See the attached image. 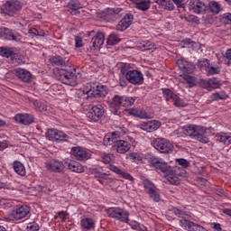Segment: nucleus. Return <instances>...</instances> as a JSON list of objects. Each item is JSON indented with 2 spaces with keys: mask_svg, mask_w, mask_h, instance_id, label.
Instances as JSON below:
<instances>
[{
  "mask_svg": "<svg viewBox=\"0 0 231 231\" xmlns=\"http://www.w3.org/2000/svg\"><path fill=\"white\" fill-rule=\"evenodd\" d=\"M206 71H207L208 75H217V74H219L220 70H219V68L208 66L206 68Z\"/></svg>",
  "mask_w": 231,
  "mask_h": 231,
  "instance_id": "nucleus-48",
  "label": "nucleus"
},
{
  "mask_svg": "<svg viewBox=\"0 0 231 231\" xmlns=\"http://www.w3.org/2000/svg\"><path fill=\"white\" fill-rule=\"evenodd\" d=\"M15 75L22 82H30L32 80V73L24 69H17Z\"/></svg>",
  "mask_w": 231,
  "mask_h": 231,
  "instance_id": "nucleus-26",
  "label": "nucleus"
},
{
  "mask_svg": "<svg viewBox=\"0 0 231 231\" xmlns=\"http://www.w3.org/2000/svg\"><path fill=\"white\" fill-rule=\"evenodd\" d=\"M0 55H2V57H6V59H11V60H14V57H15V52H14V51H11L10 49L0 48Z\"/></svg>",
  "mask_w": 231,
  "mask_h": 231,
  "instance_id": "nucleus-37",
  "label": "nucleus"
},
{
  "mask_svg": "<svg viewBox=\"0 0 231 231\" xmlns=\"http://www.w3.org/2000/svg\"><path fill=\"white\" fill-rule=\"evenodd\" d=\"M162 93L168 102L172 101L173 106H176V107H183V102L181 99H180V97H178L176 94H173L171 89H163Z\"/></svg>",
  "mask_w": 231,
  "mask_h": 231,
  "instance_id": "nucleus-16",
  "label": "nucleus"
},
{
  "mask_svg": "<svg viewBox=\"0 0 231 231\" xmlns=\"http://www.w3.org/2000/svg\"><path fill=\"white\" fill-rule=\"evenodd\" d=\"M108 93L109 89H107V87L103 85L93 87L90 83L87 84L83 90L84 95H88V97H95L96 98H104Z\"/></svg>",
  "mask_w": 231,
  "mask_h": 231,
  "instance_id": "nucleus-5",
  "label": "nucleus"
},
{
  "mask_svg": "<svg viewBox=\"0 0 231 231\" xmlns=\"http://www.w3.org/2000/svg\"><path fill=\"white\" fill-rule=\"evenodd\" d=\"M226 58L227 60H231V49H228L226 52Z\"/></svg>",
  "mask_w": 231,
  "mask_h": 231,
  "instance_id": "nucleus-58",
  "label": "nucleus"
},
{
  "mask_svg": "<svg viewBox=\"0 0 231 231\" xmlns=\"http://www.w3.org/2000/svg\"><path fill=\"white\" fill-rule=\"evenodd\" d=\"M75 68L67 67L65 69H53V75L60 80L62 84H66V86H72L75 88L79 83L77 82V74H75Z\"/></svg>",
  "mask_w": 231,
  "mask_h": 231,
  "instance_id": "nucleus-2",
  "label": "nucleus"
},
{
  "mask_svg": "<svg viewBox=\"0 0 231 231\" xmlns=\"http://www.w3.org/2000/svg\"><path fill=\"white\" fill-rule=\"evenodd\" d=\"M29 35H31L32 37H37L39 35H42V32H41L40 30L32 28L29 31Z\"/></svg>",
  "mask_w": 231,
  "mask_h": 231,
  "instance_id": "nucleus-50",
  "label": "nucleus"
},
{
  "mask_svg": "<svg viewBox=\"0 0 231 231\" xmlns=\"http://www.w3.org/2000/svg\"><path fill=\"white\" fill-rule=\"evenodd\" d=\"M213 228L217 231H221V224L213 223Z\"/></svg>",
  "mask_w": 231,
  "mask_h": 231,
  "instance_id": "nucleus-57",
  "label": "nucleus"
},
{
  "mask_svg": "<svg viewBox=\"0 0 231 231\" xmlns=\"http://www.w3.org/2000/svg\"><path fill=\"white\" fill-rule=\"evenodd\" d=\"M113 160V155L111 154H106L102 157L103 163H111V161Z\"/></svg>",
  "mask_w": 231,
  "mask_h": 231,
  "instance_id": "nucleus-51",
  "label": "nucleus"
},
{
  "mask_svg": "<svg viewBox=\"0 0 231 231\" xmlns=\"http://www.w3.org/2000/svg\"><path fill=\"white\" fill-rule=\"evenodd\" d=\"M118 68L122 73V75H127L128 71H131L129 69H131V64L129 63H119L118 64Z\"/></svg>",
  "mask_w": 231,
  "mask_h": 231,
  "instance_id": "nucleus-42",
  "label": "nucleus"
},
{
  "mask_svg": "<svg viewBox=\"0 0 231 231\" xmlns=\"http://www.w3.org/2000/svg\"><path fill=\"white\" fill-rule=\"evenodd\" d=\"M183 134L186 136H190L191 138H195L201 142V143H208V137L205 136V133H207V129L203 126L190 125L182 127Z\"/></svg>",
  "mask_w": 231,
  "mask_h": 231,
  "instance_id": "nucleus-4",
  "label": "nucleus"
},
{
  "mask_svg": "<svg viewBox=\"0 0 231 231\" xmlns=\"http://www.w3.org/2000/svg\"><path fill=\"white\" fill-rule=\"evenodd\" d=\"M33 106L36 109H39V111H47L48 110V106H46V104L42 103L39 100H34L32 101Z\"/></svg>",
  "mask_w": 231,
  "mask_h": 231,
  "instance_id": "nucleus-44",
  "label": "nucleus"
},
{
  "mask_svg": "<svg viewBox=\"0 0 231 231\" xmlns=\"http://www.w3.org/2000/svg\"><path fill=\"white\" fill-rule=\"evenodd\" d=\"M189 6L194 14H205L207 11V5L199 0H191L189 2Z\"/></svg>",
  "mask_w": 231,
  "mask_h": 231,
  "instance_id": "nucleus-22",
  "label": "nucleus"
},
{
  "mask_svg": "<svg viewBox=\"0 0 231 231\" xmlns=\"http://www.w3.org/2000/svg\"><path fill=\"white\" fill-rule=\"evenodd\" d=\"M215 140H216V142H220V143H224V145H230L231 144V134L220 132L216 134Z\"/></svg>",
  "mask_w": 231,
  "mask_h": 231,
  "instance_id": "nucleus-24",
  "label": "nucleus"
},
{
  "mask_svg": "<svg viewBox=\"0 0 231 231\" xmlns=\"http://www.w3.org/2000/svg\"><path fill=\"white\" fill-rule=\"evenodd\" d=\"M177 6H181V0H172Z\"/></svg>",
  "mask_w": 231,
  "mask_h": 231,
  "instance_id": "nucleus-64",
  "label": "nucleus"
},
{
  "mask_svg": "<svg viewBox=\"0 0 231 231\" xmlns=\"http://www.w3.org/2000/svg\"><path fill=\"white\" fill-rule=\"evenodd\" d=\"M71 154H73L76 160L82 162L84 160H88L89 157V153L86 152V150L82 149L81 147H73L71 149Z\"/></svg>",
  "mask_w": 231,
  "mask_h": 231,
  "instance_id": "nucleus-23",
  "label": "nucleus"
},
{
  "mask_svg": "<svg viewBox=\"0 0 231 231\" xmlns=\"http://www.w3.org/2000/svg\"><path fill=\"white\" fill-rule=\"evenodd\" d=\"M116 147L119 154H125V152L131 149V143H129L127 141L117 140L116 143Z\"/></svg>",
  "mask_w": 231,
  "mask_h": 231,
  "instance_id": "nucleus-25",
  "label": "nucleus"
},
{
  "mask_svg": "<svg viewBox=\"0 0 231 231\" xmlns=\"http://www.w3.org/2000/svg\"><path fill=\"white\" fill-rule=\"evenodd\" d=\"M171 212H173L175 216H178V217H180V226L184 228V230H188V231H203L204 230V227L201 225L196 224L190 221V215L187 214L185 211L173 208L171 209Z\"/></svg>",
  "mask_w": 231,
  "mask_h": 231,
  "instance_id": "nucleus-3",
  "label": "nucleus"
},
{
  "mask_svg": "<svg viewBox=\"0 0 231 231\" xmlns=\"http://www.w3.org/2000/svg\"><path fill=\"white\" fill-rule=\"evenodd\" d=\"M45 136L51 142H68L69 139V136L64 132L53 128L47 130Z\"/></svg>",
  "mask_w": 231,
  "mask_h": 231,
  "instance_id": "nucleus-8",
  "label": "nucleus"
},
{
  "mask_svg": "<svg viewBox=\"0 0 231 231\" xmlns=\"http://www.w3.org/2000/svg\"><path fill=\"white\" fill-rule=\"evenodd\" d=\"M183 79L187 84H189V88L194 86V82H196V78L189 75H183Z\"/></svg>",
  "mask_w": 231,
  "mask_h": 231,
  "instance_id": "nucleus-47",
  "label": "nucleus"
},
{
  "mask_svg": "<svg viewBox=\"0 0 231 231\" xmlns=\"http://www.w3.org/2000/svg\"><path fill=\"white\" fill-rule=\"evenodd\" d=\"M0 37H2V39H6L7 41H21V39H23L21 34L14 32L6 27L0 28Z\"/></svg>",
  "mask_w": 231,
  "mask_h": 231,
  "instance_id": "nucleus-14",
  "label": "nucleus"
},
{
  "mask_svg": "<svg viewBox=\"0 0 231 231\" xmlns=\"http://www.w3.org/2000/svg\"><path fill=\"white\" fill-rule=\"evenodd\" d=\"M126 80L130 82V84L134 85H141L143 84V74H142L138 70H130L126 73L125 76Z\"/></svg>",
  "mask_w": 231,
  "mask_h": 231,
  "instance_id": "nucleus-11",
  "label": "nucleus"
},
{
  "mask_svg": "<svg viewBox=\"0 0 231 231\" xmlns=\"http://www.w3.org/2000/svg\"><path fill=\"white\" fill-rule=\"evenodd\" d=\"M132 115H134V116H138L139 118H149L147 112L142 109L132 110Z\"/></svg>",
  "mask_w": 231,
  "mask_h": 231,
  "instance_id": "nucleus-41",
  "label": "nucleus"
},
{
  "mask_svg": "<svg viewBox=\"0 0 231 231\" xmlns=\"http://www.w3.org/2000/svg\"><path fill=\"white\" fill-rule=\"evenodd\" d=\"M94 176H95V178H104V174H102L101 172H98L97 171H94Z\"/></svg>",
  "mask_w": 231,
  "mask_h": 231,
  "instance_id": "nucleus-59",
  "label": "nucleus"
},
{
  "mask_svg": "<svg viewBox=\"0 0 231 231\" xmlns=\"http://www.w3.org/2000/svg\"><path fill=\"white\" fill-rule=\"evenodd\" d=\"M117 141L116 132H115L114 134H106L103 139V143L105 145H113V143H116Z\"/></svg>",
  "mask_w": 231,
  "mask_h": 231,
  "instance_id": "nucleus-33",
  "label": "nucleus"
},
{
  "mask_svg": "<svg viewBox=\"0 0 231 231\" xmlns=\"http://www.w3.org/2000/svg\"><path fill=\"white\" fill-rule=\"evenodd\" d=\"M106 36L102 32H97L90 42V50L95 51L104 44Z\"/></svg>",
  "mask_w": 231,
  "mask_h": 231,
  "instance_id": "nucleus-21",
  "label": "nucleus"
},
{
  "mask_svg": "<svg viewBox=\"0 0 231 231\" xmlns=\"http://www.w3.org/2000/svg\"><path fill=\"white\" fill-rule=\"evenodd\" d=\"M64 162L59 160H51L46 162V169L51 172H56L60 174V172H64Z\"/></svg>",
  "mask_w": 231,
  "mask_h": 231,
  "instance_id": "nucleus-13",
  "label": "nucleus"
},
{
  "mask_svg": "<svg viewBox=\"0 0 231 231\" xmlns=\"http://www.w3.org/2000/svg\"><path fill=\"white\" fill-rule=\"evenodd\" d=\"M154 3H157V5H160L164 10H174V5L171 0H153Z\"/></svg>",
  "mask_w": 231,
  "mask_h": 231,
  "instance_id": "nucleus-34",
  "label": "nucleus"
},
{
  "mask_svg": "<svg viewBox=\"0 0 231 231\" xmlns=\"http://www.w3.org/2000/svg\"><path fill=\"white\" fill-rule=\"evenodd\" d=\"M200 86H202L205 89H219L221 88V82L217 80V79H201Z\"/></svg>",
  "mask_w": 231,
  "mask_h": 231,
  "instance_id": "nucleus-19",
  "label": "nucleus"
},
{
  "mask_svg": "<svg viewBox=\"0 0 231 231\" xmlns=\"http://www.w3.org/2000/svg\"><path fill=\"white\" fill-rule=\"evenodd\" d=\"M220 22L223 24H231V14L226 13L220 16Z\"/></svg>",
  "mask_w": 231,
  "mask_h": 231,
  "instance_id": "nucleus-45",
  "label": "nucleus"
},
{
  "mask_svg": "<svg viewBox=\"0 0 231 231\" xmlns=\"http://www.w3.org/2000/svg\"><path fill=\"white\" fill-rule=\"evenodd\" d=\"M149 163L152 167H154L156 171H161V172H164L166 174L167 180L171 185H180V178L179 176L185 175V170L180 169V167L171 168V166L167 165L163 159L159 157H150Z\"/></svg>",
  "mask_w": 231,
  "mask_h": 231,
  "instance_id": "nucleus-1",
  "label": "nucleus"
},
{
  "mask_svg": "<svg viewBox=\"0 0 231 231\" xmlns=\"http://www.w3.org/2000/svg\"><path fill=\"white\" fill-rule=\"evenodd\" d=\"M134 19V17L133 16V14H126L116 25L117 32H125V30H127L129 26L133 24Z\"/></svg>",
  "mask_w": 231,
  "mask_h": 231,
  "instance_id": "nucleus-18",
  "label": "nucleus"
},
{
  "mask_svg": "<svg viewBox=\"0 0 231 231\" xmlns=\"http://www.w3.org/2000/svg\"><path fill=\"white\" fill-rule=\"evenodd\" d=\"M104 106L102 105H97L91 107L88 116L92 122H98L104 116Z\"/></svg>",
  "mask_w": 231,
  "mask_h": 231,
  "instance_id": "nucleus-10",
  "label": "nucleus"
},
{
  "mask_svg": "<svg viewBox=\"0 0 231 231\" xmlns=\"http://www.w3.org/2000/svg\"><path fill=\"white\" fill-rule=\"evenodd\" d=\"M212 100H226L228 96L225 92H217L211 96Z\"/></svg>",
  "mask_w": 231,
  "mask_h": 231,
  "instance_id": "nucleus-43",
  "label": "nucleus"
},
{
  "mask_svg": "<svg viewBox=\"0 0 231 231\" xmlns=\"http://www.w3.org/2000/svg\"><path fill=\"white\" fill-rule=\"evenodd\" d=\"M14 121L22 125H30L33 124V116L30 114H17L14 116Z\"/></svg>",
  "mask_w": 231,
  "mask_h": 231,
  "instance_id": "nucleus-20",
  "label": "nucleus"
},
{
  "mask_svg": "<svg viewBox=\"0 0 231 231\" xmlns=\"http://www.w3.org/2000/svg\"><path fill=\"white\" fill-rule=\"evenodd\" d=\"M109 217L122 221L123 223H129V212L122 209L121 208H110L106 210Z\"/></svg>",
  "mask_w": 231,
  "mask_h": 231,
  "instance_id": "nucleus-7",
  "label": "nucleus"
},
{
  "mask_svg": "<svg viewBox=\"0 0 231 231\" xmlns=\"http://www.w3.org/2000/svg\"><path fill=\"white\" fill-rule=\"evenodd\" d=\"M223 212L226 215L229 216V217H231V209L226 208L223 210Z\"/></svg>",
  "mask_w": 231,
  "mask_h": 231,
  "instance_id": "nucleus-63",
  "label": "nucleus"
},
{
  "mask_svg": "<svg viewBox=\"0 0 231 231\" xmlns=\"http://www.w3.org/2000/svg\"><path fill=\"white\" fill-rule=\"evenodd\" d=\"M130 158H131V160H138L139 162L142 161V155H140L136 152L131 153Z\"/></svg>",
  "mask_w": 231,
  "mask_h": 231,
  "instance_id": "nucleus-55",
  "label": "nucleus"
},
{
  "mask_svg": "<svg viewBox=\"0 0 231 231\" xmlns=\"http://www.w3.org/2000/svg\"><path fill=\"white\" fill-rule=\"evenodd\" d=\"M111 12H113V14H120V12H122V9L114 8V9L111 10Z\"/></svg>",
  "mask_w": 231,
  "mask_h": 231,
  "instance_id": "nucleus-61",
  "label": "nucleus"
},
{
  "mask_svg": "<svg viewBox=\"0 0 231 231\" xmlns=\"http://www.w3.org/2000/svg\"><path fill=\"white\" fill-rule=\"evenodd\" d=\"M143 185L145 192L149 194L150 198L158 203V201H160V191L158 190V188H156V185H154V183L148 179L143 180Z\"/></svg>",
  "mask_w": 231,
  "mask_h": 231,
  "instance_id": "nucleus-9",
  "label": "nucleus"
},
{
  "mask_svg": "<svg viewBox=\"0 0 231 231\" xmlns=\"http://www.w3.org/2000/svg\"><path fill=\"white\" fill-rule=\"evenodd\" d=\"M80 226L81 228H84L85 230H91L95 228V221L93 218L86 217L81 219Z\"/></svg>",
  "mask_w": 231,
  "mask_h": 231,
  "instance_id": "nucleus-31",
  "label": "nucleus"
},
{
  "mask_svg": "<svg viewBox=\"0 0 231 231\" xmlns=\"http://www.w3.org/2000/svg\"><path fill=\"white\" fill-rule=\"evenodd\" d=\"M13 168L15 172L19 174V176H26V168H24V164H23L19 161H15L13 163Z\"/></svg>",
  "mask_w": 231,
  "mask_h": 231,
  "instance_id": "nucleus-32",
  "label": "nucleus"
},
{
  "mask_svg": "<svg viewBox=\"0 0 231 231\" xmlns=\"http://www.w3.org/2000/svg\"><path fill=\"white\" fill-rule=\"evenodd\" d=\"M122 106H123V97L120 96H115L110 104L112 113H114V115H117L118 109H120Z\"/></svg>",
  "mask_w": 231,
  "mask_h": 231,
  "instance_id": "nucleus-27",
  "label": "nucleus"
},
{
  "mask_svg": "<svg viewBox=\"0 0 231 231\" xmlns=\"http://www.w3.org/2000/svg\"><path fill=\"white\" fill-rule=\"evenodd\" d=\"M135 5L136 8H138L139 10H143V12H145V10H149V7L151 6V2L137 0L135 1Z\"/></svg>",
  "mask_w": 231,
  "mask_h": 231,
  "instance_id": "nucleus-38",
  "label": "nucleus"
},
{
  "mask_svg": "<svg viewBox=\"0 0 231 231\" xmlns=\"http://www.w3.org/2000/svg\"><path fill=\"white\" fill-rule=\"evenodd\" d=\"M134 104V97H123V107H131Z\"/></svg>",
  "mask_w": 231,
  "mask_h": 231,
  "instance_id": "nucleus-46",
  "label": "nucleus"
},
{
  "mask_svg": "<svg viewBox=\"0 0 231 231\" xmlns=\"http://www.w3.org/2000/svg\"><path fill=\"white\" fill-rule=\"evenodd\" d=\"M28 231H39V225L35 223H31L27 226Z\"/></svg>",
  "mask_w": 231,
  "mask_h": 231,
  "instance_id": "nucleus-52",
  "label": "nucleus"
},
{
  "mask_svg": "<svg viewBox=\"0 0 231 231\" xmlns=\"http://www.w3.org/2000/svg\"><path fill=\"white\" fill-rule=\"evenodd\" d=\"M207 64H208V60H202L199 61V66L200 68L207 66Z\"/></svg>",
  "mask_w": 231,
  "mask_h": 231,
  "instance_id": "nucleus-56",
  "label": "nucleus"
},
{
  "mask_svg": "<svg viewBox=\"0 0 231 231\" xmlns=\"http://www.w3.org/2000/svg\"><path fill=\"white\" fill-rule=\"evenodd\" d=\"M68 8H69V10H72L73 12H77L78 10H80V8H82V5L77 0H71L68 3Z\"/></svg>",
  "mask_w": 231,
  "mask_h": 231,
  "instance_id": "nucleus-39",
  "label": "nucleus"
},
{
  "mask_svg": "<svg viewBox=\"0 0 231 231\" xmlns=\"http://www.w3.org/2000/svg\"><path fill=\"white\" fill-rule=\"evenodd\" d=\"M209 10L213 14H219V12H221V5L217 2H210Z\"/></svg>",
  "mask_w": 231,
  "mask_h": 231,
  "instance_id": "nucleus-40",
  "label": "nucleus"
},
{
  "mask_svg": "<svg viewBox=\"0 0 231 231\" xmlns=\"http://www.w3.org/2000/svg\"><path fill=\"white\" fill-rule=\"evenodd\" d=\"M182 62H183V61L179 60V61L177 62V64L179 65V67L180 68V69H183V71H187V69L185 68V65L181 66Z\"/></svg>",
  "mask_w": 231,
  "mask_h": 231,
  "instance_id": "nucleus-60",
  "label": "nucleus"
},
{
  "mask_svg": "<svg viewBox=\"0 0 231 231\" xmlns=\"http://www.w3.org/2000/svg\"><path fill=\"white\" fill-rule=\"evenodd\" d=\"M137 48L142 50V51H154V50H156V45L151 42H141L137 44Z\"/></svg>",
  "mask_w": 231,
  "mask_h": 231,
  "instance_id": "nucleus-30",
  "label": "nucleus"
},
{
  "mask_svg": "<svg viewBox=\"0 0 231 231\" xmlns=\"http://www.w3.org/2000/svg\"><path fill=\"white\" fill-rule=\"evenodd\" d=\"M68 216H69V215L66 211H60L59 213V217H60V219H62V221H66V219L68 218Z\"/></svg>",
  "mask_w": 231,
  "mask_h": 231,
  "instance_id": "nucleus-54",
  "label": "nucleus"
},
{
  "mask_svg": "<svg viewBox=\"0 0 231 231\" xmlns=\"http://www.w3.org/2000/svg\"><path fill=\"white\" fill-rule=\"evenodd\" d=\"M69 171H72V172H83L84 171V166H82V164L75 162V161H71L69 163Z\"/></svg>",
  "mask_w": 231,
  "mask_h": 231,
  "instance_id": "nucleus-35",
  "label": "nucleus"
},
{
  "mask_svg": "<svg viewBox=\"0 0 231 231\" xmlns=\"http://www.w3.org/2000/svg\"><path fill=\"white\" fill-rule=\"evenodd\" d=\"M3 10L9 15H13V14H15V12H19L21 8H23V5H21V2L19 1H6L3 5Z\"/></svg>",
  "mask_w": 231,
  "mask_h": 231,
  "instance_id": "nucleus-12",
  "label": "nucleus"
},
{
  "mask_svg": "<svg viewBox=\"0 0 231 231\" xmlns=\"http://www.w3.org/2000/svg\"><path fill=\"white\" fill-rule=\"evenodd\" d=\"M160 125H162V123H160V121L152 120L138 125V127H140V129H143V131H146L147 133H152V131H156V129H159Z\"/></svg>",
  "mask_w": 231,
  "mask_h": 231,
  "instance_id": "nucleus-17",
  "label": "nucleus"
},
{
  "mask_svg": "<svg viewBox=\"0 0 231 231\" xmlns=\"http://www.w3.org/2000/svg\"><path fill=\"white\" fill-rule=\"evenodd\" d=\"M154 149L162 154H171L174 151V145L165 138H155L152 141Z\"/></svg>",
  "mask_w": 231,
  "mask_h": 231,
  "instance_id": "nucleus-6",
  "label": "nucleus"
},
{
  "mask_svg": "<svg viewBox=\"0 0 231 231\" xmlns=\"http://www.w3.org/2000/svg\"><path fill=\"white\" fill-rule=\"evenodd\" d=\"M29 214L30 207L23 205L20 208H17L16 209H14L11 213V217H13V219H15L16 221H19V219H23V217H26V216Z\"/></svg>",
  "mask_w": 231,
  "mask_h": 231,
  "instance_id": "nucleus-15",
  "label": "nucleus"
},
{
  "mask_svg": "<svg viewBox=\"0 0 231 231\" xmlns=\"http://www.w3.org/2000/svg\"><path fill=\"white\" fill-rule=\"evenodd\" d=\"M110 171H112L113 172H116V174H118L119 176H121V178H124V180H129V181H134V178H133V176H131L129 172H125L115 165H110Z\"/></svg>",
  "mask_w": 231,
  "mask_h": 231,
  "instance_id": "nucleus-29",
  "label": "nucleus"
},
{
  "mask_svg": "<svg viewBox=\"0 0 231 231\" xmlns=\"http://www.w3.org/2000/svg\"><path fill=\"white\" fill-rule=\"evenodd\" d=\"M120 42V36L118 34L112 33L107 38V45L108 46H116Z\"/></svg>",
  "mask_w": 231,
  "mask_h": 231,
  "instance_id": "nucleus-36",
  "label": "nucleus"
},
{
  "mask_svg": "<svg viewBox=\"0 0 231 231\" xmlns=\"http://www.w3.org/2000/svg\"><path fill=\"white\" fill-rule=\"evenodd\" d=\"M176 162L183 167V169H187L189 165H190V162H189V161L186 159H176Z\"/></svg>",
  "mask_w": 231,
  "mask_h": 231,
  "instance_id": "nucleus-49",
  "label": "nucleus"
},
{
  "mask_svg": "<svg viewBox=\"0 0 231 231\" xmlns=\"http://www.w3.org/2000/svg\"><path fill=\"white\" fill-rule=\"evenodd\" d=\"M49 60L53 66H64L65 68H68V62H69V60L62 56H52Z\"/></svg>",
  "mask_w": 231,
  "mask_h": 231,
  "instance_id": "nucleus-28",
  "label": "nucleus"
},
{
  "mask_svg": "<svg viewBox=\"0 0 231 231\" xmlns=\"http://www.w3.org/2000/svg\"><path fill=\"white\" fill-rule=\"evenodd\" d=\"M223 212L226 215L229 216V217H231V209L226 208L223 210Z\"/></svg>",
  "mask_w": 231,
  "mask_h": 231,
  "instance_id": "nucleus-62",
  "label": "nucleus"
},
{
  "mask_svg": "<svg viewBox=\"0 0 231 231\" xmlns=\"http://www.w3.org/2000/svg\"><path fill=\"white\" fill-rule=\"evenodd\" d=\"M75 42H76V48H82V46H84V44L82 42V38H80L79 36H76Z\"/></svg>",
  "mask_w": 231,
  "mask_h": 231,
  "instance_id": "nucleus-53",
  "label": "nucleus"
}]
</instances>
